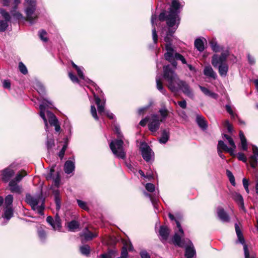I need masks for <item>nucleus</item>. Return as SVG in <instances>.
I'll return each instance as SVG.
<instances>
[{
  "instance_id": "obj_1",
  "label": "nucleus",
  "mask_w": 258,
  "mask_h": 258,
  "mask_svg": "<svg viewBox=\"0 0 258 258\" xmlns=\"http://www.w3.org/2000/svg\"><path fill=\"white\" fill-rule=\"evenodd\" d=\"M171 4L169 9V14L166 16L165 13H161L159 16L160 21L165 20L167 21V24L168 26V30L167 34L169 32L170 29H173L178 27L179 24V18L178 14L180 12L183 5L180 3L179 0H171Z\"/></svg>"
},
{
  "instance_id": "obj_2",
  "label": "nucleus",
  "mask_w": 258,
  "mask_h": 258,
  "mask_svg": "<svg viewBox=\"0 0 258 258\" xmlns=\"http://www.w3.org/2000/svg\"><path fill=\"white\" fill-rule=\"evenodd\" d=\"M51 105L52 103L50 101L44 99V101L40 105V116L44 122L46 132H48V124L46 117V115L50 124L52 126H54L55 131L58 132L60 130V126L58 123V119L53 113L47 109L48 107H51L50 106Z\"/></svg>"
},
{
  "instance_id": "obj_3",
  "label": "nucleus",
  "mask_w": 258,
  "mask_h": 258,
  "mask_svg": "<svg viewBox=\"0 0 258 258\" xmlns=\"http://www.w3.org/2000/svg\"><path fill=\"white\" fill-rule=\"evenodd\" d=\"M163 77L168 82V87L173 93H177L183 83L175 73L170 65L163 67Z\"/></svg>"
},
{
  "instance_id": "obj_4",
  "label": "nucleus",
  "mask_w": 258,
  "mask_h": 258,
  "mask_svg": "<svg viewBox=\"0 0 258 258\" xmlns=\"http://www.w3.org/2000/svg\"><path fill=\"white\" fill-rule=\"evenodd\" d=\"M114 131L117 135L118 139L111 141L109 144L110 148L113 154L117 157L124 159L125 157V153L123 148V136L118 126H115Z\"/></svg>"
},
{
  "instance_id": "obj_5",
  "label": "nucleus",
  "mask_w": 258,
  "mask_h": 258,
  "mask_svg": "<svg viewBox=\"0 0 258 258\" xmlns=\"http://www.w3.org/2000/svg\"><path fill=\"white\" fill-rule=\"evenodd\" d=\"M176 30V28L172 29H170L169 32L166 34L164 38V41L166 42L165 48L166 52L164 54V57L166 60L169 62H172V64L174 68H176L177 63L175 61V54L178 53L173 48L171 44L172 37L173 34Z\"/></svg>"
},
{
  "instance_id": "obj_6",
  "label": "nucleus",
  "mask_w": 258,
  "mask_h": 258,
  "mask_svg": "<svg viewBox=\"0 0 258 258\" xmlns=\"http://www.w3.org/2000/svg\"><path fill=\"white\" fill-rule=\"evenodd\" d=\"M25 200L27 203L31 206L33 210L37 212L41 215H43L45 199L41 193L35 196L27 194L26 195Z\"/></svg>"
},
{
  "instance_id": "obj_7",
  "label": "nucleus",
  "mask_w": 258,
  "mask_h": 258,
  "mask_svg": "<svg viewBox=\"0 0 258 258\" xmlns=\"http://www.w3.org/2000/svg\"><path fill=\"white\" fill-rule=\"evenodd\" d=\"M24 11L26 15V20L31 24L35 23L37 21L38 16L35 13L36 10V0H25Z\"/></svg>"
},
{
  "instance_id": "obj_8",
  "label": "nucleus",
  "mask_w": 258,
  "mask_h": 258,
  "mask_svg": "<svg viewBox=\"0 0 258 258\" xmlns=\"http://www.w3.org/2000/svg\"><path fill=\"white\" fill-rule=\"evenodd\" d=\"M94 97L95 101V103L97 106L98 111L100 114L104 113L109 119H113L114 118V115L110 112L109 110H105L104 109L106 99L102 95L99 98L98 96L94 94Z\"/></svg>"
},
{
  "instance_id": "obj_9",
  "label": "nucleus",
  "mask_w": 258,
  "mask_h": 258,
  "mask_svg": "<svg viewBox=\"0 0 258 258\" xmlns=\"http://www.w3.org/2000/svg\"><path fill=\"white\" fill-rule=\"evenodd\" d=\"M235 229L237 236V242L241 243L243 245V250L244 258H255L253 253H250L247 245L245 243V240L243 236L242 232L237 223L235 224Z\"/></svg>"
},
{
  "instance_id": "obj_10",
  "label": "nucleus",
  "mask_w": 258,
  "mask_h": 258,
  "mask_svg": "<svg viewBox=\"0 0 258 258\" xmlns=\"http://www.w3.org/2000/svg\"><path fill=\"white\" fill-rule=\"evenodd\" d=\"M162 120L159 119V116L157 114H151L148 118L149 130L153 132H157L159 127Z\"/></svg>"
},
{
  "instance_id": "obj_11",
  "label": "nucleus",
  "mask_w": 258,
  "mask_h": 258,
  "mask_svg": "<svg viewBox=\"0 0 258 258\" xmlns=\"http://www.w3.org/2000/svg\"><path fill=\"white\" fill-rule=\"evenodd\" d=\"M228 55L229 51L228 50L222 52L220 56L214 54L212 59V65L216 68L219 66V65L225 64V61Z\"/></svg>"
},
{
  "instance_id": "obj_12",
  "label": "nucleus",
  "mask_w": 258,
  "mask_h": 258,
  "mask_svg": "<svg viewBox=\"0 0 258 258\" xmlns=\"http://www.w3.org/2000/svg\"><path fill=\"white\" fill-rule=\"evenodd\" d=\"M0 14L4 19V20L0 19V31L4 32L7 29L11 17L10 14L3 8H0Z\"/></svg>"
},
{
  "instance_id": "obj_13",
  "label": "nucleus",
  "mask_w": 258,
  "mask_h": 258,
  "mask_svg": "<svg viewBox=\"0 0 258 258\" xmlns=\"http://www.w3.org/2000/svg\"><path fill=\"white\" fill-rule=\"evenodd\" d=\"M185 256L186 258H192L196 255V249L192 242L188 239H187V242L185 244Z\"/></svg>"
},
{
  "instance_id": "obj_14",
  "label": "nucleus",
  "mask_w": 258,
  "mask_h": 258,
  "mask_svg": "<svg viewBox=\"0 0 258 258\" xmlns=\"http://www.w3.org/2000/svg\"><path fill=\"white\" fill-rule=\"evenodd\" d=\"M141 150L143 159L147 162L150 161L153 154L150 147L146 143H142L141 145Z\"/></svg>"
},
{
  "instance_id": "obj_15",
  "label": "nucleus",
  "mask_w": 258,
  "mask_h": 258,
  "mask_svg": "<svg viewBox=\"0 0 258 258\" xmlns=\"http://www.w3.org/2000/svg\"><path fill=\"white\" fill-rule=\"evenodd\" d=\"M231 197L238 205L239 208L244 212H246V211L244 207V200L242 196L236 191H232L231 192Z\"/></svg>"
},
{
  "instance_id": "obj_16",
  "label": "nucleus",
  "mask_w": 258,
  "mask_h": 258,
  "mask_svg": "<svg viewBox=\"0 0 258 258\" xmlns=\"http://www.w3.org/2000/svg\"><path fill=\"white\" fill-rule=\"evenodd\" d=\"M46 221L51 226L53 229L60 231L61 228V220L58 216H56L53 219L51 216H48Z\"/></svg>"
},
{
  "instance_id": "obj_17",
  "label": "nucleus",
  "mask_w": 258,
  "mask_h": 258,
  "mask_svg": "<svg viewBox=\"0 0 258 258\" xmlns=\"http://www.w3.org/2000/svg\"><path fill=\"white\" fill-rule=\"evenodd\" d=\"M253 154L249 157V163L252 168H255L258 164V148L255 145H252Z\"/></svg>"
},
{
  "instance_id": "obj_18",
  "label": "nucleus",
  "mask_w": 258,
  "mask_h": 258,
  "mask_svg": "<svg viewBox=\"0 0 258 258\" xmlns=\"http://www.w3.org/2000/svg\"><path fill=\"white\" fill-rule=\"evenodd\" d=\"M179 232L180 235L177 233L174 234L173 241L174 244L179 247H183L185 246V244L187 242V239L181 240V237L183 236L184 233L182 234L180 231Z\"/></svg>"
},
{
  "instance_id": "obj_19",
  "label": "nucleus",
  "mask_w": 258,
  "mask_h": 258,
  "mask_svg": "<svg viewBox=\"0 0 258 258\" xmlns=\"http://www.w3.org/2000/svg\"><path fill=\"white\" fill-rule=\"evenodd\" d=\"M217 213L218 218L223 222H228L229 221L230 218L228 214L221 207L217 208Z\"/></svg>"
},
{
  "instance_id": "obj_20",
  "label": "nucleus",
  "mask_w": 258,
  "mask_h": 258,
  "mask_svg": "<svg viewBox=\"0 0 258 258\" xmlns=\"http://www.w3.org/2000/svg\"><path fill=\"white\" fill-rule=\"evenodd\" d=\"M54 170L53 169H51L49 173L46 176L47 180L52 179L54 184L56 186L58 187L60 184V179L59 174L57 173L55 176L53 175Z\"/></svg>"
},
{
  "instance_id": "obj_21",
  "label": "nucleus",
  "mask_w": 258,
  "mask_h": 258,
  "mask_svg": "<svg viewBox=\"0 0 258 258\" xmlns=\"http://www.w3.org/2000/svg\"><path fill=\"white\" fill-rule=\"evenodd\" d=\"M182 92L187 96L190 98H192L194 96L192 90L190 89L189 85L185 81L182 83L180 89Z\"/></svg>"
},
{
  "instance_id": "obj_22",
  "label": "nucleus",
  "mask_w": 258,
  "mask_h": 258,
  "mask_svg": "<svg viewBox=\"0 0 258 258\" xmlns=\"http://www.w3.org/2000/svg\"><path fill=\"white\" fill-rule=\"evenodd\" d=\"M14 174V171L13 170L10 168H6L3 171L1 178L5 182H8Z\"/></svg>"
},
{
  "instance_id": "obj_23",
  "label": "nucleus",
  "mask_w": 258,
  "mask_h": 258,
  "mask_svg": "<svg viewBox=\"0 0 258 258\" xmlns=\"http://www.w3.org/2000/svg\"><path fill=\"white\" fill-rule=\"evenodd\" d=\"M9 186L12 192L20 194L22 192V186L18 185L15 180H11L9 182Z\"/></svg>"
},
{
  "instance_id": "obj_24",
  "label": "nucleus",
  "mask_w": 258,
  "mask_h": 258,
  "mask_svg": "<svg viewBox=\"0 0 258 258\" xmlns=\"http://www.w3.org/2000/svg\"><path fill=\"white\" fill-rule=\"evenodd\" d=\"M217 149L223 150L225 152L229 153L230 155L234 156L235 154L233 153V148H230L227 146V145L222 141H219L218 142Z\"/></svg>"
},
{
  "instance_id": "obj_25",
  "label": "nucleus",
  "mask_w": 258,
  "mask_h": 258,
  "mask_svg": "<svg viewBox=\"0 0 258 258\" xmlns=\"http://www.w3.org/2000/svg\"><path fill=\"white\" fill-rule=\"evenodd\" d=\"M75 162L74 161L68 160L66 161L64 165L65 173L68 174L72 173L75 170Z\"/></svg>"
},
{
  "instance_id": "obj_26",
  "label": "nucleus",
  "mask_w": 258,
  "mask_h": 258,
  "mask_svg": "<svg viewBox=\"0 0 258 258\" xmlns=\"http://www.w3.org/2000/svg\"><path fill=\"white\" fill-rule=\"evenodd\" d=\"M144 195L150 198V201H151L153 206L155 208H157V202L158 200V197H159V191H157V192L154 193L153 195L148 194L146 191L144 192Z\"/></svg>"
},
{
  "instance_id": "obj_27",
  "label": "nucleus",
  "mask_w": 258,
  "mask_h": 258,
  "mask_svg": "<svg viewBox=\"0 0 258 258\" xmlns=\"http://www.w3.org/2000/svg\"><path fill=\"white\" fill-rule=\"evenodd\" d=\"M204 74L208 78L216 79L217 75L212 67L210 66H206L204 69Z\"/></svg>"
},
{
  "instance_id": "obj_28",
  "label": "nucleus",
  "mask_w": 258,
  "mask_h": 258,
  "mask_svg": "<svg viewBox=\"0 0 258 258\" xmlns=\"http://www.w3.org/2000/svg\"><path fill=\"white\" fill-rule=\"evenodd\" d=\"M80 236L83 237L86 240H90L93 238L96 237L97 234L92 233L89 231L87 228H85L82 233L80 234Z\"/></svg>"
},
{
  "instance_id": "obj_29",
  "label": "nucleus",
  "mask_w": 258,
  "mask_h": 258,
  "mask_svg": "<svg viewBox=\"0 0 258 258\" xmlns=\"http://www.w3.org/2000/svg\"><path fill=\"white\" fill-rule=\"evenodd\" d=\"M157 20V16L156 15H152L151 17V23L152 25V36L153 41L155 43H157L158 42V35L157 34L156 28L155 27L154 22Z\"/></svg>"
},
{
  "instance_id": "obj_30",
  "label": "nucleus",
  "mask_w": 258,
  "mask_h": 258,
  "mask_svg": "<svg viewBox=\"0 0 258 258\" xmlns=\"http://www.w3.org/2000/svg\"><path fill=\"white\" fill-rule=\"evenodd\" d=\"M199 88L201 89V91L206 95L207 96H209L212 98L214 99H217L218 95L217 94L214 93L212 91H211L208 88L202 86L201 85H199Z\"/></svg>"
},
{
  "instance_id": "obj_31",
  "label": "nucleus",
  "mask_w": 258,
  "mask_h": 258,
  "mask_svg": "<svg viewBox=\"0 0 258 258\" xmlns=\"http://www.w3.org/2000/svg\"><path fill=\"white\" fill-rule=\"evenodd\" d=\"M196 122L198 125L203 130H206L207 127V123L205 118L201 115L198 114L196 116Z\"/></svg>"
},
{
  "instance_id": "obj_32",
  "label": "nucleus",
  "mask_w": 258,
  "mask_h": 258,
  "mask_svg": "<svg viewBox=\"0 0 258 258\" xmlns=\"http://www.w3.org/2000/svg\"><path fill=\"white\" fill-rule=\"evenodd\" d=\"M169 233L170 230L166 226H162L160 227L159 235L162 240H166L168 237Z\"/></svg>"
},
{
  "instance_id": "obj_33",
  "label": "nucleus",
  "mask_w": 258,
  "mask_h": 258,
  "mask_svg": "<svg viewBox=\"0 0 258 258\" xmlns=\"http://www.w3.org/2000/svg\"><path fill=\"white\" fill-rule=\"evenodd\" d=\"M156 82L157 88L158 89V90L160 91L162 94L165 95L166 91L163 87V83L161 81V77L160 75H157L156 77Z\"/></svg>"
},
{
  "instance_id": "obj_34",
  "label": "nucleus",
  "mask_w": 258,
  "mask_h": 258,
  "mask_svg": "<svg viewBox=\"0 0 258 258\" xmlns=\"http://www.w3.org/2000/svg\"><path fill=\"white\" fill-rule=\"evenodd\" d=\"M67 226L69 231L75 232L79 228L80 224L76 220H72L68 223Z\"/></svg>"
},
{
  "instance_id": "obj_35",
  "label": "nucleus",
  "mask_w": 258,
  "mask_h": 258,
  "mask_svg": "<svg viewBox=\"0 0 258 258\" xmlns=\"http://www.w3.org/2000/svg\"><path fill=\"white\" fill-rule=\"evenodd\" d=\"M53 195L54 196L55 202L56 204V208L57 210H59L61 205V198L60 196L59 191L58 189L53 190Z\"/></svg>"
},
{
  "instance_id": "obj_36",
  "label": "nucleus",
  "mask_w": 258,
  "mask_h": 258,
  "mask_svg": "<svg viewBox=\"0 0 258 258\" xmlns=\"http://www.w3.org/2000/svg\"><path fill=\"white\" fill-rule=\"evenodd\" d=\"M169 138V130H164L162 132L161 138L159 139V142L161 144H165Z\"/></svg>"
},
{
  "instance_id": "obj_37",
  "label": "nucleus",
  "mask_w": 258,
  "mask_h": 258,
  "mask_svg": "<svg viewBox=\"0 0 258 258\" xmlns=\"http://www.w3.org/2000/svg\"><path fill=\"white\" fill-rule=\"evenodd\" d=\"M239 138L240 139L241 148L243 151L247 150V144L246 139L242 131H240L239 133Z\"/></svg>"
},
{
  "instance_id": "obj_38",
  "label": "nucleus",
  "mask_w": 258,
  "mask_h": 258,
  "mask_svg": "<svg viewBox=\"0 0 258 258\" xmlns=\"http://www.w3.org/2000/svg\"><path fill=\"white\" fill-rule=\"evenodd\" d=\"M13 216V209L12 207H6L3 217L7 221L9 220Z\"/></svg>"
},
{
  "instance_id": "obj_39",
  "label": "nucleus",
  "mask_w": 258,
  "mask_h": 258,
  "mask_svg": "<svg viewBox=\"0 0 258 258\" xmlns=\"http://www.w3.org/2000/svg\"><path fill=\"white\" fill-rule=\"evenodd\" d=\"M195 47L200 52H202L204 50V44L203 40L200 39L198 38L196 39L195 41Z\"/></svg>"
},
{
  "instance_id": "obj_40",
  "label": "nucleus",
  "mask_w": 258,
  "mask_h": 258,
  "mask_svg": "<svg viewBox=\"0 0 258 258\" xmlns=\"http://www.w3.org/2000/svg\"><path fill=\"white\" fill-rule=\"evenodd\" d=\"M218 67L219 73L222 77H225L228 70V66L226 63L223 65H219Z\"/></svg>"
},
{
  "instance_id": "obj_41",
  "label": "nucleus",
  "mask_w": 258,
  "mask_h": 258,
  "mask_svg": "<svg viewBox=\"0 0 258 258\" xmlns=\"http://www.w3.org/2000/svg\"><path fill=\"white\" fill-rule=\"evenodd\" d=\"M210 46L214 52H219L220 50V48L219 45L217 44L215 40L213 39L210 42Z\"/></svg>"
},
{
  "instance_id": "obj_42",
  "label": "nucleus",
  "mask_w": 258,
  "mask_h": 258,
  "mask_svg": "<svg viewBox=\"0 0 258 258\" xmlns=\"http://www.w3.org/2000/svg\"><path fill=\"white\" fill-rule=\"evenodd\" d=\"M27 174V173L25 171H21V172H19L15 178L12 180H15L16 182L18 183L22 179L24 176H26Z\"/></svg>"
},
{
  "instance_id": "obj_43",
  "label": "nucleus",
  "mask_w": 258,
  "mask_h": 258,
  "mask_svg": "<svg viewBox=\"0 0 258 258\" xmlns=\"http://www.w3.org/2000/svg\"><path fill=\"white\" fill-rule=\"evenodd\" d=\"M159 112L162 118L161 120H162L163 121L167 118L168 114V110L165 107H163L160 109Z\"/></svg>"
},
{
  "instance_id": "obj_44",
  "label": "nucleus",
  "mask_w": 258,
  "mask_h": 258,
  "mask_svg": "<svg viewBox=\"0 0 258 258\" xmlns=\"http://www.w3.org/2000/svg\"><path fill=\"white\" fill-rule=\"evenodd\" d=\"M13 202V197L11 195H8L5 199V205L6 207H12Z\"/></svg>"
},
{
  "instance_id": "obj_45",
  "label": "nucleus",
  "mask_w": 258,
  "mask_h": 258,
  "mask_svg": "<svg viewBox=\"0 0 258 258\" xmlns=\"http://www.w3.org/2000/svg\"><path fill=\"white\" fill-rule=\"evenodd\" d=\"M80 250L82 254L88 255L90 253V249L88 245H85L80 247Z\"/></svg>"
},
{
  "instance_id": "obj_46",
  "label": "nucleus",
  "mask_w": 258,
  "mask_h": 258,
  "mask_svg": "<svg viewBox=\"0 0 258 258\" xmlns=\"http://www.w3.org/2000/svg\"><path fill=\"white\" fill-rule=\"evenodd\" d=\"M54 146V139L47 135L46 146L48 150L51 149Z\"/></svg>"
},
{
  "instance_id": "obj_47",
  "label": "nucleus",
  "mask_w": 258,
  "mask_h": 258,
  "mask_svg": "<svg viewBox=\"0 0 258 258\" xmlns=\"http://www.w3.org/2000/svg\"><path fill=\"white\" fill-rule=\"evenodd\" d=\"M226 175L227 176L229 180L233 186L235 185V178L232 173L229 170H226Z\"/></svg>"
},
{
  "instance_id": "obj_48",
  "label": "nucleus",
  "mask_w": 258,
  "mask_h": 258,
  "mask_svg": "<svg viewBox=\"0 0 258 258\" xmlns=\"http://www.w3.org/2000/svg\"><path fill=\"white\" fill-rule=\"evenodd\" d=\"M224 136L227 139L229 145L231 146L230 148H233V153H234V151L236 147L233 139L227 135H224Z\"/></svg>"
},
{
  "instance_id": "obj_49",
  "label": "nucleus",
  "mask_w": 258,
  "mask_h": 258,
  "mask_svg": "<svg viewBox=\"0 0 258 258\" xmlns=\"http://www.w3.org/2000/svg\"><path fill=\"white\" fill-rule=\"evenodd\" d=\"M168 215H169V217L171 220H172V221L175 220V221L177 227L179 229V231H180L183 234V230L181 226V225H180L179 222L177 220L175 219L174 215H172V214L169 213Z\"/></svg>"
},
{
  "instance_id": "obj_50",
  "label": "nucleus",
  "mask_w": 258,
  "mask_h": 258,
  "mask_svg": "<svg viewBox=\"0 0 258 258\" xmlns=\"http://www.w3.org/2000/svg\"><path fill=\"white\" fill-rule=\"evenodd\" d=\"M16 10H14V9H12L11 10V13L12 15L18 20L22 19L23 17L22 14L19 12H17Z\"/></svg>"
},
{
  "instance_id": "obj_51",
  "label": "nucleus",
  "mask_w": 258,
  "mask_h": 258,
  "mask_svg": "<svg viewBox=\"0 0 258 258\" xmlns=\"http://www.w3.org/2000/svg\"><path fill=\"white\" fill-rule=\"evenodd\" d=\"M36 89H37L38 92L40 95H44L45 93V90L44 87L40 83H38L36 85Z\"/></svg>"
},
{
  "instance_id": "obj_52",
  "label": "nucleus",
  "mask_w": 258,
  "mask_h": 258,
  "mask_svg": "<svg viewBox=\"0 0 258 258\" xmlns=\"http://www.w3.org/2000/svg\"><path fill=\"white\" fill-rule=\"evenodd\" d=\"M39 35L40 38L44 42H47L48 38L47 37V33L45 31L42 30L39 31Z\"/></svg>"
},
{
  "instance_id": "obj_53",
  "label": "nucleus",
  "mask_w": 258,
  "mask_h": 258,
  "mask_svg": "<svg viewBox=\"0 0 258 258\" xmlns=\"http://www.w3.org/2000/svg\"><path fill=\"white\" fill-rule=\"evenodd\" d=\"M77 204L78 206L82 209L84 210H88L89 208L87 205V204L85 202H84L80 200H77Z\"/></svg>"
},
{
  "instance_id": "obj_54",
  "label": "nucleus",
  "mask_w": 258,
  "mask_h": 258,
  "mask_svg": "<svg viewBox=\"0 0 258 258\" xmlns=\"http://www.w3.org/2000/svg\"><path fill=\"white\" fill-rule=\"evenodd\" d=\"M225 109L227 112L229 113L232 118L234 119L235 117L237 116V114L233 112L231 106L229 105H226Z\"/></svg>"
},
{
  "instance_id": "obj_55",
  "label": "nucleus",
  "mask_w": 258,
  "mask_h": 258,
  "mask_svg": "<svg viewBox=\"0 0 258 258\" xmlns=\"http://www.w3.org/2000/svg\"><path fill=\"white\" fill-rule=\"evenodd\" d=\"M19 68L20 71L22 74H23L24 75L27 74L28 71H27V68L22 62H19Z\"/></svg>"
},
{
  "instance_id": "obj_56",
  "label": "nucleus",
  "mask_w": 258,
  "mask_h": 258,
  "mask_svg": "<svg viewBox=\"0 0 258 258\" xmlns=\"http://www.w3.org/2000/svg\"><path fill=\"white\" fill-rule=\"evenodd\" d=\"M145 188L149 192H152L155 190V185L151 183H148L145 185Z\"/></svg>"
},
{
  "instance_id": "obj_57",
  "label": "nucleus",
  "mask_w": 258,
  "mask_h": 258,
  "mask_svg": "<svg viewBox=\"0 0 258 258\" xmlns=\"http://www.w3.org/2000/svg\"><path fill=\"white\" fill-rule=\"evenodd\" d=\"M38 233L39 237L41 239V240H45L46 238V233L43 229L42 228L39 229L38 230Z\"/></svg>"
},
{
  "instance_id": "obj_58",
  "label": "nucleus",
  "mask_w": 258,
  "mask_h": 258,
  "mask_svg": "<svg viewBox=\"0 0 258 258\" xmlns=\"http://www.w3.org/2000/svg\"><path fill=\"white\" fill-rule=\"evenodd\" d=\"M91 113L95 120H98V117L97 114L96 109L94 105L91 106Z\"/></svg>"
},
{
  "instance_id": "obj_59",
  "label": "nucleus",
  "mask_w": 258,
  "mask_h": 258,
  "mask_svg": "<svg viewBox=\"0 0 258 258\" xmlns=\"http://www.w3.org/2000/svg\"><path fill=\"white\" fill-rule=\"evenodd\" d=\"M175 56V59L180 60L182 62V63L183 64L186 63V61L185 59L181 54H180L178 53H176Z\"/></svg>"
},
{
  "instance_id": "obj_60",
  "label": "nucleus",
  "mask_w": 258,
  "mask_h": 258,
  "mask_svg": "<svg viewBox=\"0 0 258 258\" xmlns=\"http://www.w3.org/2000/svg\"><path fill=\"white\" fill-rule=\"evenodd\" d=\"M67 148V144L66 143L62 147V149L58 153V156L61 159H62L64 156L65 151Z\"/></svg>"
},
{
  "instance_id": "obj_61",
  "label": "nucleus",
  "mask_w": 258,
  "mask_h": 258,
  "mask_svg": "<svg viewBox=\"0 0 258 258\" xmlns=\"http://www.w3.org/2000/svg\"><path fill=\"white\" fill-rule=\"evenodd\" d=\"M247 57L248 63L250 64L253 65L255 63V58L253 56H251L250 54L248 53L247 55Z\"/></svg>"
},
{
  "instance_id": "obj_62",
  "label": "nucleus",
  "mask_w": 258,
  "mask_h": 258,
  "mask_svg": "<svg viewBox=\"0 0 258 258\" xmlns=\"http://www.w3.org/2000/svg\"><path fill=\"white\" fill-rule=\"evenodd\" d=\"M69 76L72 81L74 83H79V80L77 77L74 75L73 73L70 72L69 73Z\"/></svg>"
},
{
  "instance_id": "obj_63",
  "label": "nucleus",
  "mask_w": 258,
  "mask_h": 258,
  "mask_svg": "<svg viewBox=\"0 0 258 258\" xmlns=\"http://www.w3.org/2000/svg\"><path fill=\"white\" fill-rule=\"evenodd\" d=\"M237 158L239 160L242 161L244 162H246L247 161L246 158L244 154L242 153H238Z\"/></svg>"
},
{
  "instance_id": "obj_64",
  "label": "nucleus",
  "mask_w": 258,
  "mask_h": 258,
  "mask_svg": "<svg viewBox=\"0 0 258 258\" xmlns=\"http://www.w3.org/2000/svg\"><path fill=\"white\" fill-rule=\"evenodd\" d=\"M224 126L227 128L228 131L229 132H231L232 131V126L230 124L228 120H225L223 123Z\"/></svg>"
}]
</instances>
